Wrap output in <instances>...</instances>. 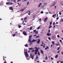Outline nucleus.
<instances>
[{
	"instance_id": "nucleus-31",
	"label": "nucleus",
	"mask_w": 63,
	"mask_h": 63,
	"mask_svg": "<svg viewBox=\"0 0 63 63\" xmlns=\"http://www.w3.org/2000/svg\"><path fill=\"white\" fill-rule=\"evenodd\" d=\"M3 61H6V60H5V58H4V57H3Z\"/></svg>"
},
{
	"instance_id": "nucleus-30",
	"label": "nucleus",
	"mask_w": 63,
	"mask_h": 63,
	"mask_svg": "<svg viewBox=\"0 0 63 63\" xmlns=\"http://www.w3.org/2000/svg\"><path fill=\"white\" fill-rule=\"evenodd\" d=\"M38 54L39 55H40V52H38Z\"/></svg>"
},
{
	"instance_id": "nucleus-40",
	"label": "nucleus",
	"mask_w": 63,
	"mask_h": 63,
	"mask_svg": "<svg viewBox=\"0 0 63 63\" xmlns=\"http://www.w3.org/2000/svg\"><path fill=\"white\" fill-rule=\"evenodd\" d=\"M38 37H39V36L38 35L36 37V38H38Z\"/></svg>"
},
{
	"instance_id": "nucleus-53",
	"label": "nucleus",
	"mask_w": 63,
	"mask_h": 63,
	"mask_svg": "<svg viewBox=\"0 0 63 63\" xmlns=\"http://www.w3.org/2000/svg\"><path fill=\"white\" fill-rule=\"evenodd\" d=\"M44 45L42 44H41V45H40V46H41V47H42V46H43H43Z\"/></svg>"
},
{
	"instance_id": "nucleus-20",
	"label": "nucleus",
	"mask_w": 63,
	"mask_h": 63,
	"mask_svg": "<svg viewBox=\"0 0 63 63\" xmlns=\"http://www.w3.org/2000/svg\"><path fill=\"white\" fill-rule=\"evenodd\" d=\"M60 3V4H61V6H63V2H61Z\"/></svg>"
},
{
	"instance_id": "nucleus-28",
	"label": "nucleus",
	"mask_w": 63,
	"mask_h": 63,
	"mask_svg": "<svg viewBox=\"0 0 63 63\" xmlns=\"http://www.w3.org/2000/svg\"><path fill=\"white\" fill-rule=\"evenodd\" d=\"M10 2H7L6 3V4H10Z\"/></svg>"
},
{
	"instance_id": "nucleus-16",
	"label": "nucleus",
	"mask_w": 63,
	"mask_h": 63,
	"mask_svg": "<svg viewBox=\"0 0 63 63\" xmlns=\"http://www.w3.org/2000/svg\"><path fill=\"white\" fill-rule=\"evenodd\" d=\"M52 44H53V46L54 45V42L53 41H52Z\"/></svg>"
},
{
	"instance_id": "nucleus-6",
	"label": "nucleus",
	"mask_w": 63,
	"mask_h": 63,
	"mask_svg": "<svg viewBox=\"0 0 63 63\" xmlns=\"http://www.w3.org/2000/svg\"><path fill=\"white\" fill-rule=\"evenodd\" d=\"M56 3L55 2H54L53 3V4L52 5H51V7H53V6H55V5Z\"/></svg>"
},
{
	"instance_id": "nucleus-57",
	"label": "nucleus",
	"mask_w": 63,
	"mask_h": 63,
	"mask_svg": "<svg viewBox=\"0 0 63 63\" xmlns=\"http://www.w3.org/2000/svg\"><path fill=\"white\" fill-rule=\"evenodd\" d=\"M40 48L39 47H38V48H37V49H38V50H39V49Z\"/></svg>"
},
{
	"instance_id": "nucleus-38",
	"label": "nucleus",
	"mask_w": 63,
	"mask_h": 63,
	"mask_svg": "<svg viewBox=\"0 0 63 63\" xmlns=\"http://www.w3.org/2000/svg\"><path fill=\"white\" fill-rule=\"evenodd\" d=\"M56 46H59V44H56Z\"/></svg>"
},
{
	"instance_id": "nucleus-55",
	"label": "nucleus",
	"mask_w": 63,
	"mask_h": 63,
	"mask_svg": "<svg viewBox=\"0 0 63 63\" xmlns=\"http://www.w3.org/2000/svg\"><path fill=\"white\" fill-rule=\"evenodd\" d=\"M39 20H40V21H41V18L39 19Z\"/></svg>"
},
{
	"instance_id": "nucleus-37",
	"label": "nucleus",
	"mask_w": 63,
	"mask_h": 63,
	"mask_svg": "<svg viewBox=\"0 0 63 63\" xmlns=\"http://www.w3.org/2000/svg\"><path fill=\"white\" fill-rule=\"evenodd\" d=\"M59 52H60V50H59L57 52V53H59Z\"/></svg>"
},
{
	"instance_id": "nucleus-29",
	"label": "nucleus",
	"mask_w": 63,
	"mask_h": 63,
	"mask_svg": "<svg viewBox=\"0 0 63 63\" xmlns=\"http://www.w3.org/2000/svg\"><path fill=\"white\" fill-rule=\"evenodd\" d=\"M27 19V17H26V18H25L24 19V20H25Z\"/></svg>"
},
{
	"instance_id": "nucleus-14",
	"label": "nucleus",
	"mask_w": 63,
	"mask_h": 63,
	"mask_svg": "<svg viewBox=\"0 0 63 63\" xmlns=\"http://www.w3.org/2000/svg\"><path fill=\"white\" fill-rule=\"evenodd\" d=\"M41 5H42V3H40V4H39V5H38V7H40V6Z\"/></svg>"
},
{
	"instance_id": "nucleus-51",
	"label": "nucleus",
	"mask_w": 63,
	"mask_h": 63,
	"mask_svg": "<svg viewBox=\"0 0 63 63\" xmlns=\"http://www.w3.org/2000/svg\"><path fill=\"white\" fill-rule=\"evenodd\" d=\"M52 24V22H50V25H51Z\"/></svg>"
},
{
	"instance_id": "nucleus-25",
	"label": "nucleus",
	"mask_w": 63,
	"mask_h": 63,
	"mask_svg": "<svg viewBox=\"0 0 63 63\" xmlns=\"http://www.w3.org/2000/svg\"><path fill=\"white\" fill-rule=\"evenodd\" d=\"M60 21L61 22H62L63 21V19H61L60 20Z\"/></svg>"
},
{
	"instance_id": "nucleus-34",
	"label": "nucleus",
	"mask_w": 63,
	"mask_h": 63,
	"mask_svg": "<svg viewBox=\"0 0 63 63\" xmlns=\"http://www.w3.org/2000/svg\"><path fill=\"white\" fill-rule=\"evenodd\" d=\"M44 5H47V3L45 2L44 3Z\"/></svg>"
},
{
	"instance_id": "nucleus-56",
	"label": "nucleus",
	"mask_w": 63,
	"mask_h": 63,
	"mask_svg": "<svg viewBox=\"0 0 63 63\" xmlns=\"http://www.w3.org/2000/svg\"><path fill=\"white\" fill-rule=\"evenodd\" d=\"M28 4H29V2H28V3H27V5H28Z\"/></svg>"
},
{
	"instance_id": "nucleus-33",
	"label": "nucleus",
	"mask_w": 63,
	"mask_h": 63,
	"mask_svg": "<svg viewBox=\"0 0 63 63\" xmlns=\"http://www.w3.org/2000/svg\"><path fill=\"white\" fill-rule=\"evenodd\" d=\"M36 60H38V56H36Z\"/></svg>"
},
{
	"instance_id": "nucleus-32",
	"label": "nucleus",
	"mask_w": 63,
	"mask_h": 63,
	"mask_svg": "<svg viewBox=\"0 0 63 63\" xmlns=\"http://www.w3.org/2000/svg\"><path fill=\"white\" fill-rule=\"evenodd\" d=\"M58 57V55H56V56H55V58H57Z\"/></svg>"
},
{
	"instance_id": "nucleus-5",
	"label": "nucleus",
	"mask_w": 63,
	"mask_h": 63,
	"mask_svg": "<svg viewBox=\"0 0 63 63\" xmlns=\"http://www.w3.org/2000/svg\"><path fill=\"white\" fill-rule=\"evenodd\" d=\"M35 54H37V52H38V51H39V50H38L37 49H36L35 50Z\"/></svg>"
},
{
	"instance_id": "nucleus-64",
	"label": "nucleus",
	"mask_w": 63,
	"mask_h": 63,
	"mask_svg": "<svg viewBox=\"0 0 63 63\" xmlns=\"http://www.w3.org/2000/svg\"><path fill=\"white\" fill-rule=\"evenodd\" d=\"M50 30H49L48 31V33H50Z\"/></svg>"
},
{
	"instance_id": "nucleus-26",
	"label": "nucleus",
	"mask_w": 63,
	"mask_h": 63,
	"mask_svg": "<svg viewBox=\"0 0 63 63\" xmlns=\"http://www.w3.org/2000/svg\"><path fill=\"white\" fill-rule=\"evenodd\" d=\"M38 31H37L36 32H35V34H38Z\"/></svg>"
},
{
	"instance_id": "nucleus-22",
	"label": "nucleus",
	"mask_w": 63,
	"mask_h": 63,
	"mask_svg": "<svg viewBox=\"0 0 63 63\" xmlns=\"http://www.w3.org/2000/svg\"><path fill=\"white\" fill-rule=\"evenodd\" d=\"M30 14H31V12H30V11H29V12L28 13V15H30Z\"/></svg>"
},
{
	"instance_id": "nucleus-15",
	"label": "nucleus",
	"mask_w": 63,
	"mask_h": 63,
	"mask_svg": "<svg viewBox=\"0 0 63 63\" xmlns=\"http://www.w3.org/2000/svg\"><path fill=\"white\" fill-rule=\"evenodd\" d=\"M47 47H46L45 48V49H48V48H49V47H48L47 46Z\"/></svg>"
},
{
	"instance_id": "nucleus-39",
	"label": "nucleus",
	"mask_w": 63,
	"mask_h": 63,
	"mask_svg": "<svg viewBox=\"0 0 63 63\" xmlns=\"http://www.w3.org/2000/svg\"><path fill=\"white\" fill-rule=\"evenodd\" d=\"M34 51H35V50H33L31 51V52H34Z\"/></svg>"
},
{
	"instance_id": "nucleus-24",
	"label": "nucleus",
	"mask_w": 63,
	"mask_h": 63,
	"mask_svg": "<svg viewBox=\"0 0 63 63\" xmlns=\"http://www.w3.org/2000/svg\"><path fill=\"white\" fill-rule=\"evenodd\" d=\"M29 42H30V43H31V42H32V41H31V39H29Z\"/></svg>"
},
{
	"instance_id": "nucleus-63",
	"label": "nucleus",
	"mask_w": 63,
	"mask_h": 63,
	"mask_svg": "<svg viewBox=\"0 0 63 63\" xmlns=\"http://www.w3.org/2000/svg\"><path fill=\"white\" fill-rule=\"evenodd\" d=\"M61 53H62V54H63V52H62Z\"/></svg>"
},
{
	"instance_id": "nucleus-17",
	"label": "nucleus",
	"mask_w": 63,
	"mask_h": 63,
	"mask_svg": "<svg viewBox=\"0 0 63 63\" xmlns=\"http://www.w3.org/2000/svg\"><path fill=\"white\" fill-rule=\"evenodd\" d=\"M32 37V36L31 35H30L29 36V39H31V38Z\"/></svg>"
},
{
	"instance_id": "nucleus-18",
	"label": "nucleus",
	"mask_w": 63,
	"mask_h": 63,
	"mask_svg": "<svg viewBox=\"0 0 63 63\" xmlns=\"http://www.w3.org/2000/svg\"><path fill=\"white\" fill-rule=\"evenodd\" d=\"M24 10V9H22L20 10V11H21V12H23Z\"/></svg>"
},
{
	"instance_id": "nucleus-23",
	"label": "nucleus",
	"mask_w": 63,
	"mask_h": 63,
	"mask_svg": "<svg viewBox=\"0 0 63 63\" xmlns=\"http://www.w3.org/2000/svg\"><path fill=\"white\" fill-rule=\"evenodd\" d=\"M25 46L26 47H28V44H26L25 45Z\"/></svg>"
},
{
	"instance_id": "nucleus-4",
	"label": "nucleus",
	"mask_w": 63,
	"mask_h": 63,
	"mask_svg": "<svg viewBox=\"0 0 63 63\" xmlns=\"http://www.w3.org/2000/svg\"><path fill=\"white\" fill-rule=\"evenodd\" d=\"M52 38L53 39H54V40H56V36H55V35L53 36Z\"/></svg>"
},
{
	"instance_id": "nucleus-35",
	"label": "nucleus",
	"mask_w": 63,
	"mask_h": 63,
	"mask_svg": "<svg viewBox=\"0 0 63 63\" xmlns=\"http://www.w3.org/2000/svg\"><path fill=\"white\" fill-rule=\"evenodd\" d=\"M61 12L60 11L59 12V15H61V14H61Z\"/></svg>"
},
{
	"instance_id": "nucleus-61",
	"label": "nucleus",
	"mask_w": 63,
	"mask_h": 63,
	"mask_svg": "<svg viewBox=\"0 0 63 63\" xmlns=\"http://www.w3.org/2000/svg\"><path fill=\"white\" fill-rule=\"evenodd\" d=\"M60 41L61 42H62V40H60Z\"/></svg>"
},
{
	"instance_id": "nucleus-58",
	"label": "nucleus",
	"mask_w": 63,
	"mask_h": 63,
	"mask_svg": "<svg viewBox=\"0 0 63 63\" xmlns=\"http://www.w3.org/2000/svg\"><path fill=\"white\" fill-rule=\"evenodd\" d=\"M17 1L18 2H19V1H21V0H17Z\"/></svg>"
},
{
	"instance_id": "nucleus-36",
	"label": "nucleus",
	"mask_w": 63,
	"mask_h": 63,
	"mask_svg": "<svg viewBox=\"0 0 63 63\" xmlns=\"http://www.w3.org/2000/svg\"><path fill=\"white\" fill-rule=\"evenodd\" d=\"M16 35V34H15V33H14L13 34V37H15V35Z\"/></svg>"
},
{
	"instance_id": "nucleus-41",
	"label": "nucleus",
	"mask_w": 63,
	"mask_h": 63,
	"mask_svg": "<svg viewBox=\"0 0 63 63\" xmlns=\"http://www.w3.org/2000/svg\"><path fill=\"white\" fill-rule=\"evenodd\" d=\"M51 27H52V26H50L49 27V28L50 29V28H51Z\"/></svg>"
},
{
	"instance_id": "nucleus-2",
	"label": "nucleus",
	"mask_w": 63,
	"mask_h": 63,
	"mask_svg": "<svg viewBox=\"0 0 63 63\" xmlns=\"http://www.w3.org/2000/svg\"><path fill=\"white\" fill-rule=\"evenodd\" d=\"M30 58H32V59H34V54H33L32 55V54H31L30 55Z\"/></svg>"
},
{
	"instance_id": "nucleus-27",
	"label": "nucleus",
	"mask_w": 63,
	"mask_h": 63,
	"mask_svg": "<svg viewBox=\"0 0 63 63\" xmlns=\"http://www.w3.org/2000/svg\"><path fill=\"white\" fill-rule=\"evenodd\" d=\"M32 27H31L30 29V30H32Z\"/></svg>"
},
{
	"instance_id": "nucleus-49",
	"label": "nucleus",
	"mask_w": 63,
	"mask_h": 63,
	"mask_svg": "<svg viewBox=\"0 0 63 63\" xmlns=\"http://www.w3.org/2000/svg\"><path fill=\"white\" fill-rule=\"evenodd\" d=\"M22 24H23V25H26V24H25V23H22Z\"/></svg>"
},
{
	"instance_id": "nucleus-8",
	"label": "nucleus",
	"mask_w": 63,
	"mask_h": 63,
	"mask_svg": "<svg viewBox=\"0 0 63 63\" xmlns=\"http://www.w3.org/2000/svg\"><path fill=\"white\" fill-rule=\"evenodd\" d=\"M38 44H39V43L40 42V39H38V41H37L36 42Z\"/></svg>"
},
{
	"instance_id": "nucleus-52",
	"label": "nucleus",
	"mask_w": 63,
	"mask_h": 63,
	"mask_svg": "<svg viewBox=\"0 0 63 63\" xmlns=\"http://www.w3.org/2000/svg\"><path fill=\"white\" fill-rule=\"evenodd\" d=\"M10 5H12L13 4V3H10Z\"/></svg>"
},
{
	"instance_id": "nucleus-19",
	"label": "nucleus",
	"mask_w": 63,
	"mask_h": 63,
	"mask_svg": "<svg viewBox=\"0 0 63 63\" xmlns=\"http://www.w3.org/2000/svg\"><path fill=\"white\" fill-rule=\"evenodd\" d=\"M21 27V26H20V25H18V27H19V28H20Z\"/></svg>"
},
{
	"instance_id": "nucleus-44",
	"label": "nucleus",
	"mask_w": 63,
	"mask_h": 63,
	"mask_svg": "<svg viewBox=\"0 0 63 63\" xmlns=\"http://www.w3.org/2000/svg\"><path fill=\"white\" fill-rule=\"evenodd\" d=\"M57 37L58 38H59V37H60V36H59V35H57Z\"/></svg>"
},
{
	"instance_id": "nucleus-21",
	"label": "nucleus",
	"mask_w": 63,
	"mask_h": 63,
	"mask_svg": "<svg viewBox=\"0 0 63 63\" xmlns=\"http://www.w3.org/2000/svg\"><path fill=\"white\" fill-rule=\"evenodd\" d=\"M29 49L30 50H32V49H33V48H29Z\"/></svg>"
},
{
	"instance_id": "nucleus-62",
	"label": "nucleus",
	"mask_w": 63,
	"mask_h": 63,
	"mask_svg": "<svg viewBox=\"0 0 63 63\" xmlns=\"http://www.w3.org/2000/svg\"><path fill=\"white\" fill-rule=\"evenodd\" d=\"M30 52V50L28 51V52Z\"/></svg>"
},
{
	"instance_id": "nucleus-9",
	"label": "nucleus",
	"mask_w": 63,
	"mask_h": 63,
	"mask_svg": "<svg viewBox=\"0 0 63 63\" xmlns=\"http://www.w3.org/2000/svg\"><path fill=\"white\" fill-rule=\"evenodd\" d=\"M9 10H12V11H13V9L12 7H9Z\"/></svg>"
},
{
	"instance_id": "nucleus-60",
	"label": "nucleus",
	"mask_w": 63,
	"mask_h": 63,
	"mask_svg": "<svg viewBox=\"0 0 63 63\" xmlns=\"http://www.w3.org/2000/svg\"><path fill=\"white\" fill-rule=\"evenodd\" d=\"M4 63H7L6 62V61H5Z\"/></svg>"
},
{
	"instance_id": "nucleus-42",
	"label": "nucleus",
	"mask_w": 63,
	"mask_h": 63,
	"mask_svg": "<svg viewBox=\"0 0 63 63\" xmlns=\"http://www.w3.org/2000/svg\"><path fill=\"white\" fill-rule=\"evenodd\" d=\"M36 30H35L33 31V32H36Z\"/></svg>"
},
{
	"instance_id": "nucleus-7",
	"label": "nucleus",
	"mask_w": 63,
	"mask_h": 63,
	"mask_svg": "<svg viewBox=\"0 0 63 63\" xmlns=\"http://www.w3.org/2000/svg\"><path fill=\"white\" fill-rule=\"evenodd\" d=\"M47 20V17H46L45 19H44V21L45 22V21H46Z\"/></svg>"
},
{
	"instance_id": "nucleus-59",
	"label": "nucleus",
	"mask_w": 63,
	"mask_h": 63,
	"mask_svg": "<svg viewBox=\"0 0 63 63\" xmlns=\"http://www.w3.org/2000/svg\"><path fill=\"white\" fill-rule=\"evenodd\" d=\"M19 5V6H20V5H21V4L20 3Z\"/></svg>"
},
{
	"instance_id": "nucleus-46",
	"label": "nucleus",
	"mask_w": 63,
	"mask_h": 63,
	"mask_svg": "<svg viewBox=\"0 0 63 63\" xmlns=\"http://www.w3.org/2000/svg\"><path fill=\"white\" fill-rule=\"evenodd\" d=\"M46 60H47V57H46L45 58Z\"/></svg>"
},
{
	"instance_id": "nucleus-1",
	"label": "nucleus",
	"mask_w": 63,
	"mask_h": 63,
	"mask_svg": "<svg viewBox=\"0 0 63 63\" xmlns=\"http://www.w3.org/2000/svg\"><path fill=\"white\" fill-rule=\"evenodd\" d=\"M25 57H26L27 59L28 60V59H30V58L29 57H28L29 55H28V53H27V51H26L25 52ZM27 57H28V58H29V59H28V58H27Z\"/></svg>"
},
{
	"instance_id": "nucleus-43",
	"label": "nucleus",
	"mask_w": 63,
	"mask_h": 63,
	"mask_svg": "<svg viewBox=\"0 0 63 63\" xmlns=\"http://www.w3.org/2000/svg\"><path fill=\"white\" fill-rule=\"evenodd\" d=\"M48 39L49 40H51V39L49 37H48Z\"/></svg>"
},
{
	"instance_id": "nucleus-13",
	"label": "nucleus",
	"mask_w": 63,
	"mask_h": 63,
	"mask_svg": "<svg viewBox=\"0 0 63 63\" xmlns=\"http://www.w3.org/2000/svg\"><path fill=\"white\" fill-rule=\"evenodd\" d=\"M56 14L54 15H53L52 16L54 18V16H56Z\"/></svg>"
},
{
	"instance_id": "nucleus-48",
	"label": "nucleus",
	"mask_w": 63,
	"mask_h": 63,
	"mask_svg": "<svg viewBox=\"0 0 63 63\" xmlns=\"http://www.w3.org/2000/svg\"><path fill=\"white\" fill-rule=\"evenodd\" d=\"M60 49V47H59L57 49V50H59V49Z\"/></svg>"
},
{
	"instance_id": "nucleus-50",
	"label": "nucleus",
	"mask_w": 63,
	"mask_h": 63,
	"mask_svg": "<svg viewBox=\"0 0 63 63\" xmlns=\"http://www.w3.org/2000/svg\"><path fill=\"white\" fill-rule=\"evenodd\" d=\"M37 36V34H36L35 35H33V37H35V36Z\"/></svg>"
},
{
	"instance_id": "nucleus-11",
	"label": "nucleus",
	"mask_w": 63,
	"mask_h": 63,
	"mask_svg": "<svg viewBox=\"0 0 63 63\" xmlns=\"http://www.w3.org/2000/svg\"><path fill=\"white\" fill-rule=\"evenodd\" d=\"M40 51L42 54H43L44 53V52H43V51L42 50H40Z\"/></svg>"
},
{
	"instance_id": "nucleus-12",
	"label": "nucleus",
	"mask_w": 63,
	"mask_h": 63,
	"mask_svg": "<svg viewBox=\"0 0 63 63\" xmlns=\"http://www.w3.org/2000/svg\"><path fill=\"white\" fill-rule=\"evenodd\" d=\"M35 41H36V40H35L34 39H33V40L32 41V42H35Z\"/></svg>"
},
{
	"instance_id": "nucleus-45",
	"label": "nucleus",
	"mask_w": 63,
	"mask_h": 63,
	"mask_svg": "<svg viewBox=\"0 0 63 63\" xmlns=\"http://www.w3.org/2000/svg\"><path fill=\"white\" fill-rule=\"evenodd\" d=\"M39 28H40V27H39L37 28V29H39Z\"/></svg>"
},
{
	"instance_id": "nucleus-47",
	"label": "nucleus",
	"mask_w": 63,
	"mask_h": 63,
	"mask_svg": "<svg viewBox=\"0 0 63 63\" xmlns=\"http://www.w3.org/2000/svg\"><path fill=\"white\" fill-rule=\"evenodd\" d=\"M41 14H43V13H44V12H43V11H42L41 12Z\"/></svg>"
},
{
	"instance_id": "nucleus-10",
	"label": "nucleus",
	"mask_w": 63,
	"mask_h": 63,
	"mask_svg": "<svg viewBox=\"0 0 63 63\" xmlns=\"http://www.w3.org/2000/svg\"><path fill=\"white\" fill-rule=\"evenodd\" d=\"M47 36H49L51 35V34L50 33H47Z\"/></svg>"
},
{
	"instance_id": "nucleus-3",
	"label": "nucleus",
	"mask_w": 63,
	"mask_h": 63,
	"mask_svg": "<svg viewBox=\"0 0 63 63\" xmlns=\"http://www.w3.org/2000/svg\"><path fill=\"white\" fill-rule=\"evenodd\" d=\"M23 34L25 35V36H26L27 35V33L25 31H23Z\"/></svg>"
},
{
	"instance_id": "nucleus-54",
	"label": "nucleus",
	"mask_w": 63,
	"mask_h": 63,
	"mask_svg": "<svg viewBox=\"0 0 63 63\" xmlns=\"http://www.w3.org/2000/svg\"><path fill=\"white\" fill-rule=\"evenodd\" d=\"M58 19H59V17H58L57 18V20H58Z\"/></svg>"
}]
</instances>
